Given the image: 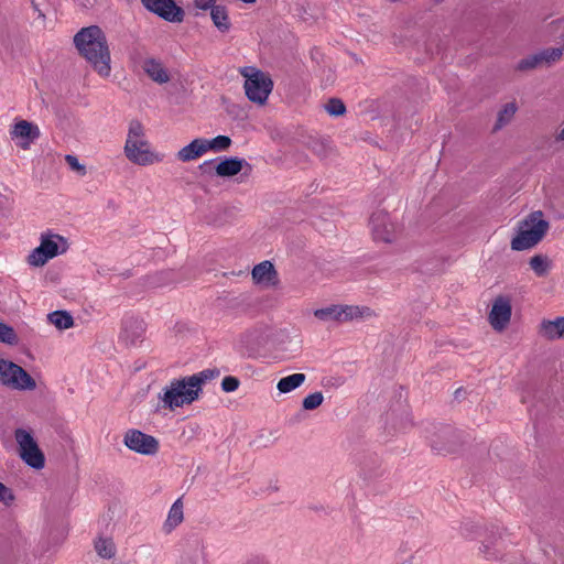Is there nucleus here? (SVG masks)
Masks as SVG:
<instances>
[{
  "label": "nucleus",
  "instance_id": "nucleus-7",
  "mask_svg": "<svg viewBox=\"0 0 564 564\" xmlns=\"http://www.w3.org/2000/svg\"><path fill=\"white\" fill-rule=\"evenodd\" d=\"M0 383L13 390H34L35 380L19 365L0 359Z\"/></svg>",
  "mask_w": 564,
  "mask_h": 564
},
{
  "label": "nucleus",
  "instance_id": "nucleus-29",
  "mask_svg": "<svg viewBox=\"0 0 564 564\" xmlns=\"http://www.w3.org/2000/svg\"><path fill=\"white\" fill-rule=\"evenodd\" d=\"M14 438L18 444L19 452L36 444L31 431L21 427L14 431Z\"/></svg>",
  "mask_w": 564,
  "mask_h": 564
},
{
  "label": "nucleus",
  "instance_id": "nucleus-28",
  "mask_svg": "<svg viewBox=\"0 0 564 564\" xmlns=\"http://www.w3.org/2000/svg\"><path fill=\"white\" fill-rule=\"evenodd\" d=\"M530 268L538 276H544L551 269V261L543 254H535L530 259Z\"/></svg>",
  "mask_w": 564,
  "mask_h": 564
},
{
  "label": "nucleus",
  "instance_id": "nucleus-1",
  "mask_svg": "<svg viewBox=\"0 0 564 564\" xmlns=\"http://www.w3.org/2000/svg\"><path fill=\"white\" fill-rule=\"evenodd\" d=\"M218 375V370L206 369L192 376L171 380L159 392L154 412H174L178 408L192 404L198 400L203 386Z\"/></svg>",
  "mask_w": 564,
  "mask_h": 564
},
{
  "label": "nucleus",
  "instance_id": "nucleus-31",
  "mask_svg": "<svg viewBox=\"0 0 564 564\" xmlns=\"http://www.w3.org/2000/svg\"><path fill=\"white\" fill-rule=\"evenodd\" d=\"M324 107L327 113L335 117L341 116L346 111L344 102L339 99H330L325 104Z\"/></svg>",
  "mask_w": 564,
  "mask_h": 564
},
{
  "label": "nucleus",
  "instance_id": "nucleus-17",
  "mask_svg": "<svg viewBox=\"0 0 564 564\" xmlns=\"http://www.w3.org/2000/svg\"><path fill=\"white\" fill-rule=\"evenodd\" d=\"M538 334L547 340L564 339V317L542 319L538 328Z\"/></svg>",
  "mask_w": 564,
  "mask_h": 564
},
{
  "label": "nucleus",
  "instance_id": "nucleus-10",
  "mask_svg": "<svg viewBox=\"0 0 564 564\" xmlns=\"http://www.w3.org/2000/svg\"><path fill=\"white\" fill-rule=\"evenodd\" d=\"M123 443L130 451L142 455H154L159 449L155 437L133 429L126 432Z\"/></svg>",
  "mask_w": 564,
  "mask_h": 564
},
{
  "label": "nucleus",
  "instance_id": "nucleus-8",
  "mask_svg": "<svg viewBox=\"0 0 564 564\" xmlns=\"http://www.w3.org/2000/svg\"><path fill=\"white\" fill-rule=\"evenodd\" d=\"M563 51V47H547L527 55L517 62L514 70L528 73L538 68L550 67L561 61Z\"/></svg>",
  "mask_w": 564,
  "mask_h": 564
},
{
  "label": "nucleus",
  "instance_id": "nucleus-32",
  "mask_svg": "<svg viewBox=\"0 0 564 564\" xmlns=\"http://www.w3.org/2000/svg\"><path fill=\"white\" fill-rule=\"evenodd\" d=\"M323 400L322 392H314L304 398L302 405L305 410H315L323 403Z\"/></svg>",
  "mask_w": 564,
  "mask_h": 564
},
{
  "label": "nucleus",
  "instance_id": "nucleus-5",
  "mask_svg": "<svg viewBox=\"0 0 564 564\" xmlns=\"http://www.w3.org/2000/svg\"><path fill=\"white\" fill-rule=\"evenodd\" d=\"M240 74L245 77L247 97L259 105L265 104L273 88L270 76L254 67H243L240 69Z\"/></svg>",
  "mask_w": 564,
  "mask_h": 564
},
{
  "label": "nucleus",
  "instance_id": "nucleus-35",
  "mask_svg": "<svg viewBox=\"0 0 564 564\" xmlns=\"http://www.w3.org/2000/svg\"><path fill=\"white\" fill-rule=\"evenodd\" d=\"M14 501L12 490L0 481V502L10 506Z\"/></svg>",
  "mask_w": 564,
  "mask_h": 564
},
{
  "label": "nucleus",
  "instance_id": "nucleus-14",
  "mask_svg": "<svg viewBox=\"0 0 564 564\" xmlns=\"http://www.w3.org/2000/svg\"><path fill=\"white\" fill-rule=\"evenodd\" d=\"M511 317V305L507 299L498 297L489 314V322L494 329L501 332L508 325Z\"/></svg>",
  "mask_w": 564,
  "mask_h": 564
},
{
  "label": "nucleus",
  "instance_id": "nucleus-4",
  "mask_svg": "<svg viewBox=\"0 0 564 564\" xmlns=\"http://www.w3.org/2000/svg\"><path fill=\"white\" fill-rule=\"evenodd\" d=\"M314 316L324 323H347L371 319L377 317V313L369 306L335 304L315 310Z\"/></svg>",
  "mask_w": 564,
  "mask_h": 564
},
{
  "label": "nucleus",
  "instance_id": "nucleus-21",
  "mask_svg": "<svg viewBox=\"0 0 564 564\" xmlns=\"http://www.w3.org/2000/svg\"><path fill=\"white\" fill-rule=\"evenodd\" d=\"M184 519L183 503L181 499H177L167 513V518L163 524V531L171 533L177 525L182 523Z\"/></svg>",
  "mask_w": 564,
  "mask_h": 564
},
{
  "label": "nucleus",
  "instance_id": "nucleus-6",
  "mask_svg": "<svg viewBox=\"0 0 564 564\" xmlns=\"http://www.w3.org/2000/svg\"><path fill=\"white\" fill-rule=\"evenodd\" d=\"M68 249L67 240L52 232L41 235L40 246L32 250L28 256V263L31 267H43L48 260L66 252Z\"/></svg>",
  "mask_w": 564,
  "mask_h": 564
},
{
  "label": "nucleus",
  "instance_id": "nucleus-9",
  "mask_svg": "<svg viewBox=\"0 0 564 564\" xmlns=\"http://www.w3.org/2000/svg\"><path fill=\"white\" fill-rule=\"evenodd\" d=\"M370 227L373 239L384 243L397 240L402 231V226L383 210L372 214Z\"/></svg>",
  "mask_w": 564,
  "mask_h": 564
},
{
  "label": "nucleus",
  "instance_id": "nucleus-24",
  "mask_svg": "<svg viewBox=\"0 0 564 564\" xmlns=\"http://www.w3.org/2000/svg\"><path fill=\"white\" fill-rule=\"evenodd\" d=\"M306 376L304 373H293L281 378L276 384L281 393H289L304 383Z\"/></svg>",
  "mask_w": 564,
  "mask_h": 564
},
{
  "label": "nucleus",
  "instance_id": "nucleus-11",
  "mask_svg": "<svg viewBox=\"0 0 564 564\" xmlns=\"http://www.w3.org/2000/svg\"><path fill=\"white\" fill-rule=\"evenodd\" d=\"M124 153L135 164L148 165L161 162L163 153L153 150L150 143H126Z\"/></svg>",
  "mask_w": 564,
  "mask_h": 564
},
{
  "label": "nucleus",
  "instance_id": "nucleus-22",
  "mask_svg": "<svg viewBox=\"0 0 564 564\" xmlns=\"http://www.w3.org/2000/svg\"><path fill=\"white\" fill-rule=\"evenodd\" d=\"M518 111L517 101L512 100L501 106L497 113V120L494 126V130H500L507 124H509L514 118Z\"/></svg>",
  "mask_w": 564,
  "mask_h": 564
},
{
  "label": "nucleus",
  "instance_id": "nucleus-26",
  "mask_svg": "<svg viewBox=\"0 0 564 564\" xmlns=\"http://www.w3.org/2000/svg\"><path fill=\"white\" fill-rule=\"evenodd\" d=\"M47 318L51 324H53L57 329H68L73 327L74 319L72 315L65 311H55L47 315Z\"/></svg>",
  "mask_w": 564,
  "mask_h": 564
},
{
  "label": "nucleus",
  "instance_id": "nucleus-15",
  "mask_svg": "<svg viewBox=\"0 0 564 564\" xmlns=\"http://www.w3.org/2000/svg\"><path fill=\"white\" fill-rule=\"evenodd\" d=\"M230 143H188L180 150L178 158L186 162L203 155L207 150H226Z\"/></svg>",
  "mask_w": 564,
  "mask_h": 564
},
{
  "label": "nucleus",
  "instance_id": "nucleus-39",
  "mask_svg": "<svg viewBox=\"0 0 564 564\" xmlns=\"http://www.w3.org/2000/svg\"><path fill=\"white\" fill-rule=\"evenodd\" d=\"M557 138L560 140H564V126L562 127V129L560 130L558 134H557Z\"/></svg>",
  "mask_w": 564,
  "mask_h": 564
},
{
  "label": "nucleus",
  "instance_id": "nucleus-13",
  "mask_svg": "<svg viewBox=\"0 0 564 564\" xmlns=\"http://www.w3.org/2000/svg\"><path fill=\"white\" fill-rule=\"evenodd\" d=\"M143 6L171 22H181L183 11L176 7L173 0H142Z\"/></svg>",
  "mask_w": 564,
  "mask_h": 564
},
{
  "label": "nucleus",
  "instance_id": "nucleus-18",
  "mask_svg": "<svg viewBox=\"0 0 564 564\" xmlns=\"http://www.w3.org/2000/svg\"><path fill=\"white\" fill-rule=\"evenodd\" d=\"M12 139L35 140L42 138L40 127L31 121L19 119L10 130Z\"/></svg>",
  "mask_w": 564,
  "mask_h": 564
},
{
  "label": "nucleus",
  "instance_id": "nucleus-36",
  "mask_svg": "<svg viewBox=\"0 0 564 564\" xmlns=\"http://www.w3.org/2000/svg\"><path fill=\"white\" fill-rule=\"evenodd\" d=\"M239 380L236 377L227 376L221 381V389L225 392H234L239 388Z\"/></svg>",
  "mask_w": 564,
  "mask_h": 564
},
{
  "label": "nucleus",
  "instance_id": "nucleus-30",
  "mask_svg": "<svg viewBox=\"0 0 564 564\" xmlns=\"http://www.w3.org/2000/svg\"><path fill=\"white\" fill-rule=\"evenodd\" d=\"M0 343H4L8 345H17L18 344V336L14 332V329L0 322Z\"/></svg>",
  "mask_w": 564,
  "mask_h": 564
},
{
  "label": "nucleus",
  "instance_id": "nucleus-38",
  "mask_svg": "<svg viewBox=\"0 0 564 564\" xmlns=\"http://www.w3.org/2000/svg\"><path fill=\"white\" fill-rule=\"evenodd\" d=\"M194 141H200L199 139H195ZM210 141H231L227 135H217L213 138Z\"/></svg>",
  "mask_w": 564,
  "mask_h": 564
},
{
  "label": "nucleus",
  "instance_id": "nucleus-23",
  "mask_svg": "<svg viewBox=\"0 0 564 564\" xmlns=\"http://www.w3.org/2000/svg\"><path fill=\"white\" fill-rule=\"evenodd\" d=\"M243 160L237 158L226 159L216 166V173L219 176H234L242 170Z\"/></svg>",
  "mask_w": 564,
  "mask_h": 564
},
{
  "label": "nucleus",
  "instance_id": "nucleus-3",
  "mask_svg": "<svg viewBox=\"0 0 564 564\" xmlns=\"http://www.w3.org/2000/svg\"><path fill=\"white\" fill-rule=\"evenodd\" d=\"M550 228L549 221L544 219L542 212L536 210L529 214L519 221L517 234L511 240V249L523 251L535 247L546 235Z\"/></svg>",
  "mask_w": 564,
  "mask_h": 564
},
{
  "label": "nucleus",
  "instance_id": "nucleus-41",
  "mask_svg": "<svg viewBox=\"0 0 564 564\" xmlns=\"http://www.w3.org/2000/svg\"><path fill=\"white\" fill-rule=\"evenodd\" d=\"M485 553L487 552V545L484 544V550H482Z\"/></svg>",
  "mask_w": 564,
  "mask_h": 564
},
{
  "label": "nucleus",
  "instance_id": "nucleus-16",
  "mask_svg": "<svg viewBox=\"0 0 564 564\" xmlns=\"http://www.w3.org/2000/svg\"><path fill=\"white\" fill-rule=\"evenodd\" d=\"M252 279L256 284L273 286L278 283V273L270 261H262L252 269Z\"/></svg>",
  "mask_w": 564,
  "mask_h": 564
},
{
  "label": "nucleus",
  "instance_id": "nucleus-33",
  "mask_svg": "<svg viewBox=\"0 0 564 564\" xmlns=\"http://www.w3.org/2000/svg\"><path fill=\"white\" fill-rule=\"evenodd\" d=\"M144 128L138 121H132L129 126L128 140L127 141H135L140 138H144Z\"/></svg>",
  "mask_w": 564,
  "mask_h": 564
},
{
  "label": "nucleus",
  "instance_id": "nucleus-37",
  "mask_svg": "<svg viewBox=\"0 0 564 564\" xmlns=\"http://www.w3.org/2000/svg\"><path fill=\"white\" fill-rule=\"evenodd\" d=\"M216 0H195V7L202 10L212 9Z\"/></svg>",
  "mask_w": 564,
  "mask_h": 564
},
{
  "label": "nucleus",
  "instance_id": "nucleus-34",
  "mask_svg": "<svg viewBox=\"0 0 564 564\" xmlns=\"http://www.w3.org/2000/svg\"><path fill=\"white\" fill-rule=\"evenodd\" d=\"M65 161L69 165L70 170L77 173L79 176L86 175V167L79 163L77 156L73 154L65 155Z\"/></svg>",
  "mask_w": 564,
  "mask_h": 564
},
{
  "label": "nucleus",
  "instance_id": "nucleus-12",
  "mask_svg": "<svg viewBox=\"0 0 564 564\" xmlns=\"http://www.w3.org/2000/svg\"><path fill=\"white\" fill-rule=\"evenodd\" d=\"M145 325L142 318L134 315H127L121 322L119 340L126 346H134L142 340Z\"/></svg>",
  "mask_w": 564,
  "mask_h": 564
},
{
  "label": "nucleus",
  "instance_id": "nucleus-19",
  "mask_svg": "<svg viewBox=\"0 0 564 564\" xmlns=\"http://www.w3.org/2000/svg\"><path fill=\"white\" fill-rule=\"evenodd\" d=\"M144 73L155 83L166 84L171 77L165 66L154 58L145 59L143 63Z\"/></svg>",
  "mask_w": 564,
  "mask_h": 564
},
{
  "label": "nucleus",
  "instance_id": "nucleus-40",
  "mask_svg": "<svg viewBox=\"0 0 564 564\" xmlns=\"http://www.w3.org/2000/svg\"><path fill=\"white\" fill-rule=\"evenodd\" d=\"M28 145H29V143H28V142L22 143V148H23L24 150H26V149L29 148Z\"/></svg>",
  "mask_w": 564,
  "mask_h": 564
},
{
  "label": "nucleus",
  "instance_id": "nucleus-25",
  "mask_svg": "<svg viewBox=\"0 0 564 564\" xmlns=\"http://www.w3.org/2000/svg\"><path fill=\"white\" fill-rule=\"evenodd\" d=\"M210 17L214 25L220 32H227L230 29V21L228 17V12L224 7L216 6L212 8Z\"/></svg>",
  "mask_w": 564,
  "mask_h": 564
},
{
  "label": "nucleus",
  "instance_id": "nucleus-27",
  "mask_svg": "<svg viewBox=\"0 0 564 564\" xmlns=\"http://www.w3.org/2000/svg\"><path fill=\"white\" fill-rule=\"evenodd\" d=\"M95 550L102 558H112L116 554V545L111 539L99 538L95 542Z\"/></svg>",
  "mask_w": 564,
  "mask_h": 564
},
{
  "label": "nucleus",
  "instance_id": "nucleus-20",
  "mask_svg": "<svg viewBox=\"0 0 564 564\" xmlns=\"http://www.w3.org/2000/svg\"><path fill=\"white\" fill-rule=\"evenodd\" d=\"M20 458L34 469H42L45 465V457L37 443L19 452Z\"/></svg>",
  "mask_w": 564,
  "mask_h": 564
},
{
  "label": "nucleus",
  "instance_id": "nucleus-2",
  "mask_svg": "<svg viewBox=\"0 0 564 564\" xmlns=\"http://www.w3.org/2000/svg\"><path fill=\"white\" fill-rule=\"evenodd\" d=\"M74 43L97 74L104 78L110 76L111 56L105 32L97 25L83 28L75 36Z\"/></svg>",
  "mask_w": 564,
  "mask_h": 564
}]
</instances>
